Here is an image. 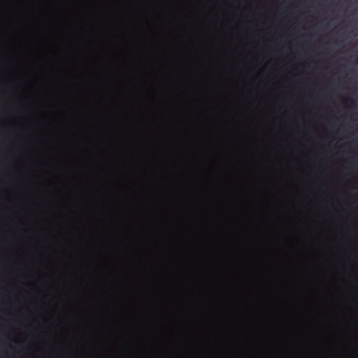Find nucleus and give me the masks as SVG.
I'll return each instance as SVG.
<instances>
[{"instance_id": "nucleus-1", "label": "nucleus", "mask_w": 358, "mask_h": 358, "mask_svg": "<svg viewBox=\"0 0 358 358\" xmlns=\"http://www.w3.org/2000/svg\"><path fill=\"white\" fill-rule=\"evenodd\" d=\"M350 101L351 103H354V101H353V100H352V99H350Z\"/></svg>"}]
</instances>
